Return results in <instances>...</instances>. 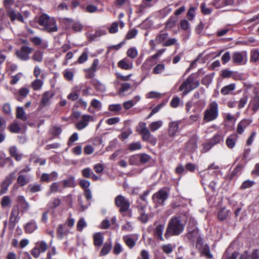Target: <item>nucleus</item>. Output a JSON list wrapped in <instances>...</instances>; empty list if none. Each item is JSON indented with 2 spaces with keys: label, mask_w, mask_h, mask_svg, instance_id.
Instances as JSON below:
<instances>
[{
  "label": "nucleus",
  "mask_w": 259,
  "mask_h": 259,
  "mask_svg": "<svg viewBox=\"0 0 259 259\" xmlns=\"http://www.w3.org/2000/svg\"><path fill=\"white\" fill-rule=\"evenodd\" d=\"M180 27L183 30L186 31V32L189 34L190 33V24L187 20H181L180 22Z\"/></svg>",
  "instance_id": "40"
},
{
  "label": "nucleus",
  "mask_w": 259,
  "mask_h": 259,
  "mask_svg": "<svg viewBox=\"0 0 259 259\" xmlns=\"http://www.w3.org/2000/svg\"><path fill=\"white\" fill-rule=\"evenodd\" d=\"M163 121L159 120L150 123L149 125V127L152 132H154L159 129L163 125Z\"/></svg>",
  "instance_id": "34"
},
{
  "label": "nucleus",
  "mask_w": 259,
  "mask_h": 259,
  "mask_svg": "<svg viewBox=\"0 0 259 259\" xmlns=\"http://www.w3.org/2000/svg\"><path fill=\"white\" fill-rule=\"evenodd\" d=\"M82 86L75 87L72 89V92L67 96V98L72 101H75L78 99L79 95L77 92H79Z\"/></svg>",
  "instance_id": "30"
},
{
  "label": "nucleus",
  "mask_w": 259,
  "mask_h": 259,
  "mask_svg": "<svg viewBox=\"0 0 259 259\" xmlns=\"http://www.w3.org/2000/svg\"><path fill=\"white\" fill-rule=\"evenodd\" d=\"M38 24L43 27V30L48 32H56L58 30L56 22L46 14H42L38 19Z\"/></svg>",
  "instance_id": "2"
},
{
  "label": "nucleus",
  "mask_w": 259,
  "mask_h": 259,
  "mask_svg": "<svg viewBox=\"0 0 259 259\" xmlns=\"http://www.w3.org/2000/svg\"><path fill=\"white\" fill-rule=\"evenodd\" d=\"M15 177V172H12L9 174L1 184V194H5L8 190V187L11 184Z\"/></svg>",
  "instance_id": "11"
},
{
  "label": "nucleus",
  "mask_w": 259,
  "mask_h": 259,
  "mask_svg": "<svg viewBox=\"0 0 259 259\" xmlns=\"http://www.w3.org/2000/svg\"><path fill=\"white\" fill-rule=\"evenodd\" d=\"M28 190L31 193H35L41 191V185L39 184H30L28 186Z\"/></svg>",
  "instance_id": "54"
},
{
  "label": "nucleus",
  "mask_w": 259,
  "mask_h": 259,
  "mask_svg": "<svg viewBox=\"0 0 259 259\" xmlns=\"http://www.w3.org/2000/svg\"><path fill=\"white\" fill-rule=\"evenodd\" d=\"M142 148V145L140 142H133L129 144L128 149L130 151H135L140 150Z\"/></svg>",
  "instance_id": "59"
},
{
  "label": "nucleus",
  "mask_w": 259,
  "mask_h": 259,
  "mask_svg": "<svg viewBox=\"0 0 259 259\" xmlns=\"http://www.w3.org/2000/svg\"><path fill=\"white\" fill-rule=\"evenodd\" d=\"M61 203V200L58 197H53L48 202L47 206L50 209H54L58 207Z\"/></svg>",
  "instance_id": "31"
},
{
  "label": "nucleus",
  "mask_w": 259,
  "mask_h": 259,
  "mask_svg": "<svg viewBox=\"0 0 259 259\" xmlns=\"http://www.w3.org/2000/svg\"><path fill=\"white\" fill-rule=\"evenodd\" d=\"M93 85L97 91L103 93L105 92L106 88L105 85L98 80H94Z\"/></svg>",
  "instance_id": "46"
},
{
  "label": "nucleus",
  "mask_w": 259,
  "mask_h": 259,
  "mask_svg": "<svg viewBox=\"0 0 259 259\" xmlns=\"http://www.w3.org/2000/svg\"><path fill=\"white\" fill-rule=\"evenodd\" d=\"M94 121L93 116L83 114L81 116L80 120L75 123V127L78 130H82L85 128L90 121Z\"/></svg>",
  "instance_id": "12"
},
{
  "label": "nucleus",
  "mask_w": 259,
  "mask_h": 259,
  "mask_svg": "<svg viewBox=\"0 0 259 259\" xmlns=\"http://www.w3.org/2000/svg\"><path fill=\"white\" fill-rule=\"evenodd\" d=\"M168 33L167 32H164L163 31L160 32L155 37V41L157 44H164V42L166 41L168 37Z\"/></svg>",
  "instance_id": "28"
},
{
  "label": "nucleus",
  "mask_w": 259,
  "mask_h": 259,
  "mask_svg": "<svg viewBox=\"0 0 259 259\" xmlns=\"http://www.w3.org/2000/svg\"><path fill=\"white\" fill-rule=\"evenodd\" d=\"M112 248L111 242H106L100 252V256H105L110 251Z\"/></svg>",
  "instance_id": "38"
},
{
  "label": "nucleus",
  "mask_w": 259,
  "mask_h": 259,
  "mask_svg": "<svg viewBox=\"0 0 259 259\" xmlns=\"http://www.w3.org/2000/svg\"><path fill=\"white\" fill-rule=\"evenodd\" d=\"M35 246L41 253L45 252L48 248V245L44 241H40L37 242L35 243Z\"/></svg>",
  "instance_id": "45"
},
{
  "label": "nucleus",
  "mask_w": 259,
  "mask_h": 259,
  "mask_svg": "<svg viewBox=\"0 0 259 259\" xmlns=\"http://www.w3.org/2000/svg\"><path fill=\"white\" fill-rule=\"evenodd\" d=\"M127 56L131 59H135L138 56V51L135 47H132L128 49L127 51Z\"/></svg>",
  "instance_id": "52"
},
{
  "label": "nucleus",
  "mask_w": 259,
  "mask_h": 259,
  "mask_svg": "<svg viewBox=\"0 0 259 259\" xmlns=\"http://www.w3.org/2000/svg\"><path fill=\"white\" fill-rule=\"evenodd\" d=\"M176 20L175 18L170 17L165 23V30H170L175 27Z\"/></svg>",
  "instance_id": "47"
},
{
  "label": "nucleus",
  "mask_w": 259,
  "mask_h": 259,
  "mask_svg": "<svg viewBox=\"0 0 259 259\" xmlns=\"http://www.w3.org/2000/svg\"><path fill=\"white\" fill-rule=\"evenodd\" d=\"M54 96V93L52 91H46L42 95L41 99V104L44 107L49 105L51 104V100Z\"/></svg>",
  "instance_id": "17"
},
{
  "label": "nucleus",
  "mask_w": 259,
  "mask_h": 259,
  "mask_svg": "<svg viewBox=\"0 0 259 259\" xmlns=\"http://www.w3.org/2000/svg\"><path fill=\"white\" fill-rule=\"evenodd\" d=\"M239 259H259L257 250H254L251 255H249L247 251H245L241 254Z\"/></svg>",
  "instance_id": "33"
},
{
  "label": "nucleus",
  "mask_w": 259,
  "mask_h": 259,
  "mask_svg": "<svg viewBox=\"0 0 259 259\" xmlns=\"http://www.w3.org/2000/svg\"><path fill=\"white\" fill-rule=\"evenodd\" d=\"M235 88V84L231 83L223 87L221 90V93L223 95H228L231 94V92L234 91Z\"/></svg>",
  "instance_id": "29"
},
{
  "label": "nucleus",
  "mask_w": 259,
  "mask_h": 259,
  "mask_svg": "<svg viewBox=\"0 0 259 259\" xmlns=\"http://www.w3.org/2000/svg\"><path fill=\"white\" fill-rule=\"evenodd\" d=\"M140 165L145 164L150 160V156L146 154H139Z\"/></svg>",
  "instance_id": "60"
},
{
  "label": "nucleus",
  "mask_w": 259,
  "mask_h": 259,
  "mask_svg": "<svg viewBox=\"0 0 259 259\" xmlns=\"http://www.w3.org/2000/svg\"><path fill=\"white\" fill-rule=\"evenodd\" d=\"M238 139V135L236 134H233L228 136L226 139V143L229 148H233Z\"/></svg>",
  "instance_id": "24"
},
{
  "label": "nucleus",
  "mask_w": 259,
  "mask_h": 259,
  "mask_svg": "<svg viewBox=\"0 0 259 259\" xmlns=\"http://www.w3.org/2000/svg\"><path fill=\"white\" fill-rule=\"evenodd\" d=\"M87 226V224L84 219L81 218L77 223L76 229L78 231L82 232L83 229Z\"/></svg>",
  "instance_id": "55"
},
{
  "label": "nucleus",
  "mask_w": 259,
  "mask_h": 259,
  "mask_svg": "<svg viewBox=\"0 0 259 259\" xmlns=\"http://www.w3.org/2000/svg\"><path fill=\"white\" fill-rule=\"evenodd\" d=\"M60 184L59 183H53L51 184L50 187V191L48 194V195H50L51 193H56L57 192L60 191Z\"/></svg>",
  "instance_id": "53"
},
{
  "label": "nucleus",
  "mask_w": 259,
  "mask_h": 259,
  "mask_svg": "<svg viewBox=\"0 0 259 259\" xmlns=\"http://www.w3.org/2000/svg\"><path fill=\"white\" fill-rule=\"evenodd\" d=\"M129 163L130 165H140L139 154L132 156L129 159Z\"/></svg>",
  "instance_id": "58"
},
{
  "label": "nucleus",
  "mask_w": 259,
  "mask_h": 259,
  "mask_svg": "<svg viewBox=\"0 0 259 259\" xmlns=\"http://www.w3.org/2000/svg\"><path fill=\"white\" fill-rule=\"evenodd\" d=\"M32 51V48L27 46H22L16 50L15 55L20 60L26 61L30 59V55Z\"/></svg>",
  "instance_id": "6"
},
{
  "label": "nucleus",
  "mask_w": 259,
  "mask_h": 259,
  "mask_svg": "<svg viewBox=\"0 0 259 259\" xmlns=\"http://www.w3.org/2000/svg\"><path fill=\"white\" fill-rule=\"evenodd\" d=\"M164 229V225L162 224H158L156 226L154 230V235L155 237L160 241H164L163 237V232Z\"/></svg>",
  "instance_id": "21"
},
{
  "label": "nucleus",
  "mask_w": 259,
  "mask_h": 259,
  "mask_svg": "<svg viewBox=\"0 0 259 259\" xmlns=\"http://www.w3.org/2000/svg\"><path fill=\"white\" fill-rule=\"evenodd\" d=\"M19 214L18 206H14L11 210L9 221V227L11 229H14L16 224L19 222L20 219Z\"/></svg>",
  "instance_id": "8"
},
{
  "label": "nucleus",
  "mask_w": 259,
  "mask_h": 259,
  "mask_svg": "<svg viewBox=\"0 0 259 259\" xmlns=\"http://www.w3.org/2000/svg\"><path fill=\"white\" fill-rule=\"evenodd\" d=\"M255 182L254 181L246 180L243 181L240 187L241 190H244L252 187L254 184Z\"/></svg>",
  "instance_id": "44"
},
{
  "label": "nucleus",
  "mask_w": 259,
  "mask_h": 259,
  "mask_svg": "<svg viewBox=\"0 0 259 259\" xmlns=\"http://www.w3.org/2000/svg\"><path fill=\"white\" fill-rule=\"evenodd\" d=\"M91 105L97 111H100L102 109V103L99 100L96 99H94L91 101Z\"/></svg>",
  "instance_id": "57"
},
{
  "label": "nucleus",
  "mask_w": 259,
  "mask_h": 259,
  "mask_svg": "<svg viewBox=\"0 0 259 259\" xmlns=\"http://www.w3.org/2000/svg\"><path fill=\"white\" fill-rule=\"evenodd\" d=\"M248 96L246 94H243V96L238 101V108L240 109L244 107L248 101Z\"/></svg>",
  "instance_id": "50"
},
{
  "label": "nucleus",
  "mask_w": 259,
  "mask_h": 259,
  "mask_svg": "<svg viewBox=\"0 0 259 259\" xmlns=\"http://www.w3.org/2000/svg\"><path fill=\"white\" fill-rule=\"evenodd\" d=\"M198 138L196 136H193L186 143L185 150L189 153H193L197 149V142Z\"/></svg>",
  "instance_id": "13"
},
{
  "label": "nucleus",
  "mask_w": 259,
  "mask_h": 259,
  "mask_svg": "<svg viewBox=\"0 0 259 259\" xmlns=\"http://www.w3.org/2000/svg\"><path fill=\"white\" fill-rule=\"evenodd\" d=\"M29 90L28 88L23 87L20 88L18 93L15 94L17 100L21 101L22 99L25 98L29 94Z\"/></svg>",
  "instance_id": "26"
},
{
  "label": "nucleus",
  "mask_w": 259,
  "mask_h": 259,
  "mask_svg": "<svg viewBox=\"0 0 259 259\" xmlns=\"http://www.w3.org/2000/svg\"><path fill=\"white\" fill-rule=\"evenodd\" d=\"M141 135L142 139L143 141L149 142L150 143L155 145L157 142V139L151 134L149 129L139 134Z\"/></svg>",
  "instance_id": "15"
},
{
  "label": "nucleus",
  "mask_w": 259,
  "mask_h": 259,
  "mask_svg": "<svg viewBox=\"0 0 259 259\" xmlns=\"http://www.w3.org/2000/svg\"><path fill=\"white\" fill-rule=\"evenodd\" d=\"M168 190L166 188H162L155 193L152 196V200L155 203L163 204L168 196Z\"/></svg>",
  "instance_id": "7"
},
{
  "label": "nucleus",
  "mask_w": 259,
  "mask_h": 259,
  "mask_svg": "<svg viewBox=\"0 0 259 259\" xmlns=\"http://www.w3.org/2000/svg\"><path fill=\"white\" fill-rule=\"evenodd\" d=\"M247 60V52L246 51L235 52L232 55V61L237 65H242L246 63Z\"/></svg>",
  "instance_id": "9"
},
{
  "label": "nucleus",
  "mask_w": 259,
  "mask_h": 259,
  "mask_svg": "<svg viewBox=\"0 0 259 259\" xmlns=\"http://www.w3.org/2000/svg\"><path fill=\"white\" fill-rule=\"evenodd\" d=\"M219 104L216 101H210L204 112L203 120L206 122L215 120L219 116Z\"/></svg>",
  "instance_id": "3"
},
{
  "label": "nucleus",
  "mask_w": 259,
  "mask_h": 259,
  "mask_svg": "<svg viewBox=\"0 0 259 259\" xmlns=\"http://www.w3.org/2000/svg\"><path fill=\"white\" fill-rule=\"evenodd\" d=\"M12 203V200L8 195L4 196L1 200V205L4 208L10 207Z\"/></svg>",
  "instance_id": "42"
},
{
  "label": "nucleus",
  "mask_w": 259,
  "mask_h": 259,
  "mask_svg": "<svg viewBox=\"0 0 259 259\" xmlns=\"http://www.w3.org/2000/svg\"><path fill=\"white\" fill-rule=\"evenodd\" d=\"M81 8L83 9H85V11L93 13L96 12L98 10V7L95 5H89L86 7L84 6H81Z\"/></svg>",
  "instance_id": "61"
},
{
  "label": "nucleus",
  "mask_w": 259,
  "mask_h": 259,
  "mask_svg": "<svg viewBox=\"0 0 259 259\" xmlns=\"http://www.w3.org/2000/svg\"><path fill=\"white\" fill-rule=\"evenodd\" d=\"M16 117L23 121H26L27 119V115L24 110L22 107H18L16 110Z\"/></svg>",
  "instance_id": "37"
},
{
  "label": "nucleus",
  "mask_w": 259,
  "mask_h": 259,
  "mask_svg": "<svg viewBox=\"0 0 259 259\" xmlns=\"http://www.w3.org/2000/svg\"><path fill=\"white\" fill-rule=\"evenodd\" d=\"M43 84V80L36 78L31 82V87L34 91H39L42 88Z\"/></svg>",
  "instance_id": "36"
},
{
  "label": "nucleus",
  "mask_w": 259,
  "mask_h": 259,
  "mask_svg": "<svg viewBox=\"0 0 259 259\" xmlns=\"http://www.w3.org/2000/svg\"><path fill=\"white\" fill-rule=\"evenodd\" d=\"M251 121L248 119H243L240 121L237 127V132L239 134H242L245 128L250 123Z\"/></svg>",
  "instance_id": "25"
},
{
  "label": "nucleus",
  "mask_w": 259,
  "mask_h": 259,
  "mask_svg": "<svg viewBox=\"0 0 259 259\" xmlns=\"http://www.w3.org/2000/svg\"><path fill=\"white\" fill-rule=\"evenodd\" d=\"M18 206L20 207V211L22 213L27 212L30 208V204L26 201L25 198L23 196H18L16 198Z\"/></svg>",
  "instance_id": "14"
},
{
  "label": "nucleus",
  "mask_w": 259,
  "mask_h": 259,
  "mask_svg": "<svg viewBox=\"0 0 259 259\" xmlns=\"http://www.w3.org/2000/svg\"><path fill=\"white\" fill-rule=\"evenodd\" d=\"M180 121H171L168 124V134L171 137H174L179 129Z\"/></svg>",
  "instance_id": "19"
},
{
  "label": "nucleus",
  "mask_w": 259,
  "mask_h": 259,
  "mask_svg": "<svg viewBox=\"0 0 259 259\" xmlns=\"http://www.w3.org/2000/svg\"><path fill=\"white\" fill-rule=\"evenodd\" d=\"M165 68L164 64H158L153 68L152 73L154 74H160L164 71Z\"/></svg>",
  "instance_id": "48"
},
{
  "label": "nucleus",
  "mask_w": 259,
  "mask_h": 259,
  "mask_svg": "<svg viewBox=\"0 0 259 259\" xmlns=\"http://www.w3.org/2000/svg\"><path fill=\"white\" fill-rule=\"evenodd\" d=\"M184 230V225L177 217H173L169 221L164 236L168 239L171 236H178Z\"/></svg>",
  "instance_id": "1"
},
{
  "label": "nucleus",
  "mask_w": 259,
  "mask_h": 259,
  "mask_svg": "<svg viewBox=\"0 0 259 259\" xmlns=\"http://www.w3.org/2000/svg\"><path fill=\"white\" fill-rule=\"evenodd\" d=\"M32 59L36 62H41L43 59V53L40 50L35 51L33 56H32Z\"/></svg>",
  "instance_id": "43"
},
{
  "label": "nucleus",
  "mask_w": 259,
  "mask_h": 259,
  "mask_svg": "<svg viewBox=\"0 0 259 259\" xmlns=\"http://www.w3.org/2000/svg\"><path fill=\"white\" fill-rule=\"evenodd\" d=\"M201 244L199 243V241H198L196 243V246L200 250L201 254L204 255L208 258H212V255L210 252L209 246L205 244V245L202 246V248H201L199 246Z\"/></svg>",
  "instance_id": "23"
},
{
  "label": "nucleus",
  "mask_w": 259,
  "mask_h": 259,
  "mask_svg": "<svg viewBox=\"0 0 259 259\" xmlns=\"http://www.w3.org/2000/svg\"><path fill=\"white\" fill-rule=\"evenodd\" d=\"M9 153L11 156L15 158L16 161H20L22 157V154L18 152L16 146H12L9 148Z\"/></svg>",
  "instance_id": "27"
},
{
  "label": "nucleus",
  "mask_w": 259,
  "mask_h": 259,
  "mask_svg": "<svg viewBox=\"0 0 259 259\" xmlns=\"http://www.w3.org/2000/svg\"><path fill=\"white\" fill-rule=\"evenodd\" d=\"M165 51H166V49H164V48L158 50L155 54L149 57L147 59V60L145 61V62L142 65V68L144 69V68H146V66H147L148 62H150V61H151L152 60H154V59H156L158 58L165 52Z\"/></svg>",
  "instance_id": "22"
},
{
  "label": "nucleus",
  "mask_w": 259,
  "mask_h": 259,
  "mask_svg": "<svg viewBox=\"0 0 259 259\" xmlns=\"http://www.w3.org/2000/svg\"><path fill=\"white\" fill-rule=\"evenodd\" d=\"M199 85L198 80H195L194 75H190L180 86L179 90L183 91V96H186Z\"/></svg>",
  "instance_id": "4"
},
{
  "label": "nucleus",
  "mask_w": 259,
  "mask_h": 259,
  "mask_svg": "<svg viewBox=\"0 0 259 259\" xmlns=\"http://www.w3.org/2000/svg\"><path fill=\"white\" fill-rule=\"evenodd\" d=\"M250 61L256 63L259 62V50L254 49L250 51Z\"/></svg>",
  "instance_id": "41"
},
{
  "label": "nucleus",
  "mask_w": 259,
  "mask_h": 259,
  "mask_svg": "<svg viewBox=\"0 0 259 259\" xmlns=\"http://www.w3.org/2000/svg\"><path fill=\"white\" fill-rule=\"evenodd\" d=\"M94 243L96 246H100L103 242L104 237L101 233L98 232L94 234Z\"/></svg>",
  "instance_id": "32"
},
{
  "label": "nucleus",
  "mask_w": 259,
  "mask_h": 259,
  "mask_svg": "<svg viewBox=\"0 0 259 259\" xmlns=\"http://www.w3.org/2000/svg\"><path fill=\"white\" fill-rule=\"evenodd\" d=\"M153 0H142V3L140 6L141 10H143L145 8H150L153 6Z\"/></svg>",
  "instance_id": "56"
},
{
  "label": "nucleus",
  "mask_w": 259,
  "mask_h": 259,
  "mask_svg": "<svg viewBox=\"0 0 259 259\" xmlns=\"http://www.w3.org/2000/svg\"><path fill=\"white\" fill-rule=\"evenodd\" d=\"M115 204L119 208L121 213L127 211L130 209L131 203L130 200L121 195H119L115 198Z\"/></svg>",
  "instance_id": "5"
},
{
  "label": "nucleus",
  "mask_w": 259,
  "mask_h": 259,
  "mask_svg": "<svg viewBox=\"0 0 259 259\" xmlns=\"http://www.w3.org/2000/svg\"><path fill=\"white\" fill-rule=\"evenodd\" d=\"M249 105L254 112H256L259 109V97L255 96L250 101Z\"/></svg>",
  "instance_id": "35"
},
{
  "label": "nucleus",
  "mask_w": 259,
  "mask_h": 259,
  "mask_svg": "<svg viewBox=\"0 0 259 259\" xmlns=\"http://www.w3.org/2000/svg\"><path fill=\"white\" fill-rule=\"evenodd\" d=\"M81 175L85 178H90L93 174V170L90 167H86L81 170Z\"/></svg>",
  "instance_id": "62"
},
{
  "label": "nucleus",
  "mask_w": 259,
  "mask_h": 259,
  "mask_svg": "<svg viewBox=\"0 0 259 259\" xmlns=\"http://www.w3.org/2000/svg\"><path fill=\"white\" fill-rule=\"evenodd\" d=\"M119 67L124 70H130L133 68V62L127 58H124L119 61L118 63Z\"/></svg>",
  "instance_id": "20"
},
{
  "label": "nucleus",
  "mask_w": 259,
  "mask_h": 259,
  "mask_svg": "<svg viewBox=\"0 0 259 259\" xmlns=\"http://www.w3.org/2000/svg\"><path fill=\"white\" fill-rule=\"evenodd\" d=\"M37 229V225L34 220H31L24 226L26 233L31 234Z\"/></svg>",
  "instance_id": "18"
},
{
  "label": "nucleus",
  "mask_w": 259,
  "mask_h": 259,
  "mask_svg": "<svg viewBox=\"0 0 259 259\" xmlns=\"http://www.w3.org/2000/svg\"><path fill=\"white\" fill-rule=\"evenodd\" d=\"M187 229V237L188 239L194 240L199 237V230L196 227L195 222L194 221H190L188 224Z\"/></svg>",
  "instance_id": "10"
},
{
  "label": "nucleus",
  "mask_w": 259,
  "mask_h": 259,
  "mask_svg": "<svg viewBox=\"0 0 259 259\" xmlns=\"http://www.w3.org/2000/svg\"><path fill=\"white\" fill-rule=\"evenodd\" d=\"M132 133V131L131 129L123 131L121 134L118 136V138L122 141H124Z\"/></svg>",
  "instance_id": "64"
},
{
  "label": "nucleus",
  "mask_w": 259,
  "mask_h": 259,
  "mask_svg": "<svg viewBox=\"0 0 259 259\" xmlns=\"http://www.w3.org/2000/svg\"><path fill=\"white\" fill-rule=\"evenodd\" d=\"M229 211L225 208L221 209L218 212V217L219 220L223 221L225 220L229 215Z\"/></svg>",
  "instance_id": "49"
},
{
  "label": "nucleus",
  "mask_w": 259,
  "mask_h": 259,
  "mask_svg": "<svg viewBox=\"0 0 259 259\" xmlns=\"http://www.w3.org/2000/svg\"><path fill=\"white\" fill-rule=\"evenodd\" d=\"M8 128L11 133H18L20 132V127L19 124L16 123L11 124Z\"/></svg>",
  "instance_id": "63"
},
{
  "label": "nucleus",
  "mask_w": 259,
  "mask_h": 259,
  "mask_svg": "<svg viewBox=\"0 0 259 259\" xmlns=\"http://www.w3.org/2000/svg\"><path fill=\"white\" fill-rule=\"evenodd\" d=\"M138 239L137 236L127 235L123 237V240L125 244L130 248H133Z\"/></svg>",
  "instance_id": "16"
},
{
  "label": "nucleus",
  "mask_w": 259,
  "mask_h": 259,
  "mask_svg": "<svg viewBox=\"0 0 259 259\" xmlns=\"http://www.w3.org/2000/svg\"><path fill=\"white\" fill-rule=\"evenodd\" d=\"M223 137L222 136V135L220 134H217L213 136V137L212 139H211L210 142H211L212 145L214 146V145L220 143L221 141H223Z\"/></svg>",
  "instance_id": "51"
},
{
  "label": "nucleus",
  "mask_w": 259,
  "mask_h": 259,
  "mask_svg": "<svg viewBox=\"0 0 259 259\" xmlns=\"http://www.w3.org/2000/svg\"><path fill=\"white\" fill-rule=\"evenodd\" d=\"M29 182V180L26 176L23 174H19L17 179V182L20 186H24L28 183Z\"/></svg>",
  "instance_id": "39"
}]
</instances>
